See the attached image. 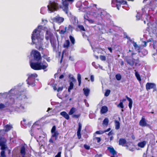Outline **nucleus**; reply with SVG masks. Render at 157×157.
<instances>
[{
  "instance_id": "nucleus-1",
  "label": "nucleus",
  "mask_w": 157,
  "mask_h": 157,
  "mask_svg": "<svg viewBox=\"0 0 157 157\" xmlns=\"http://www.w3.org/2000/svg\"><path fill=\"white\" fill-rule=\"evenodd\" d=\"M41 26L39 25L33 32L31 39L32 43L36 45V48L40 50L43 49L42 48L43 44L42 42L44 39V36L40 34Z\"/></svg>"
},
{
  "instance_id": "nucleus-2",
  "label": "nucleus",
  "mask_w": 157,
  "mask_h": 157,
  "mask_svg": "<svg viewBox=\"0 0 157 157\" xmlns=\"http://www.w3.org/2000/svg\"><path fill=\"white\" fill-rule=\"evenodd\" d=\"M30 66L31 68L35 70H44V71H47L46 70L48 67V64L45 61L42 62L41 61H35V62H31Z\"/></svg>"
},
{
  "instance_id": "nucleus-3",
  "label": "nucleus",
  "mask_w": 157,
  "mask_h": 157,
  "mask_svg": "<svg viewBox=\"0 0 157 157\" xmlns=\"http://www.w3.org/2000/svg\"><path fill=\"white\" fill-rule=\"evenodd\" d=\"M49 4L48 6V10L51 11V12H52L54 11L57 10L59 8H61V6H59V4L57 2V1H53L52 2L51 1H49Z\"/></svg>"
},
{
  "instance_id": "nucleus-4",
  "label": "nucleus",
  "mask_w": 157,
  "mask_h": 157,
  "mask_svg": "<svg viewBox=\"0 0 157 157\" xmlns=\"http://www.w3.org/2000/svg\"><path fill=\"white\" fill-rule=\"evenodd\" d=\"M127 3V1L124 0H112V6L113 7H117L118 10H119L121 5H124Z\"/></svg>"
},
{
  "instance_id": "nucleus-5",
  "label": "nucleus",
  "mask_w": 157,
  "mask_h": 157,
  "mask_svg": "<svg viewBox=\"0 0 157 157\" xmlns=\"http://www.w3.org/2000/svg\"><path fill=\"white\" fill-rule=\"evenodd\" d=\"M31 55L33 57L34 61H41L42 58L39 52L36 50H33L31 52Z\"/></svg>"
},
{
  "instance_id": "nucleus-6",
  "label": "nucleus",
  "mask_w": 157,
  "mask_h": 157,
  "mask_svg": "<svg viewBox=\"0 0 157 157\" xmlns=\"http://www.w3.org/2000/svg\"><path fill=\"white\" fill-rule=\"evenodd\" d=\"M74 0H62V4L63 6V10L67 14L68 13L69 3L68 2H72Z\"/></svg>"
},
{
  "instance_id": "nucleus-7",
  "label": "nucleus",
  "mask_w": 157,
  "mask_h": 157,
  "mask_svg": "<svg viewBox=\"0 0 157 157\" xmlns=\"http://www.w3.org/2000/svg\"><path fill=\"white\" fill-rule=\"evenodd\" d=\"M97 6L96 4L92 3L89 6H87L83 7L84 10H81L83 12H89L90 13H93L94 11L93 7H95L97 8Z\"/></svg>"
},
{
  "instance_id": "nucleus-8",
  "label": "nucleus",
  "mask_w": 157,
  "mask_h": 157,
  "mask_svg": "<svg viewBox=\"0 0 157 157\" xmlns=\"http://www.w3.org/2000/svg\"><path fill=\"white\" fill-rule=\"evenodd\" d=\"M56 127L55 125H54L51 130V133H52L51 137H55V140H56L58 137L59 133L58 131H56Z\"/></svg>"
},
{
  "instance_id": "nucleus-9",
  "label": "nucleus",
  "mask_w": 157,
  "mask_h": 157,
  "mask_svg": "<svg viewBox=\"0 0 157 157\" xmlns=\"http://www.w3.org/2000/svg\"><path fill=\"white\" fill-rule=\"evenodd\" d=\"M37 75L36 73L31 74L29 75L28 79L26 80V81L27 82L28 84H30L31 82H35V78L37 77Z\"/></svg>"
},
{
  "instance_id": "nucleus-10",
  "label": "nucleus",
  "mask_w": 157,
  "mask_h": 157,
  "mask_svg": "<svg viewBox=\"0 0 157 157\" xmlns=\"http://www.w3.org/2000/svg\"><path fill=\"white\" fill-rule=\"evenodd\" d=\"M139 125L142 127L147 126L149 128H151L150 125L147 124L146 119L144 117H142L141 120L140 121Z\"/></svg>"
},
{
  "instance_id": "nucleus-11",
  "label": "nucleus",
  "mask_w": 157,
  "mask_h": 157,
  "mask_svg": "<svg viewBox=\"0 0 157 157\" xmlns=\"http://www.w3.org/2000/svg\"><path fill=\"white\" fill-rule=\"evenodd\" d=\"M133 59V60H131L130 59H127L126 60V61L128 64L131 66H132L134 65V62H135V61H136L135 62L136 65L140 62L139 59V58H138L136 60L135 59Z\"/></svg>"
},
{
  "instance_id": "nucleus-12",
  "label": "nucleus",
  "mask_w": 157,
  "mask_h": 157,
  "mask_svg": "<svg viewBox=\"0 0 157 157\" xmlns=\"http://www.w3.org/2000/svg\"><path fill=\"white\" fill-rule=\"evenodd\" d=\"M53 20L54 22L60 24L64 21V18L63 17H56L53 18Z\"/></svg>"
},
{
  "instance_id": "nucleus-13",
  "label": "nucleus",
  "mask_w": 157,
  "mask_h": 157,
  "mask_svg": "<svg viewBox=\"0 0 157 157\" xmlns=\"http://www.w3.org/2000/svg\"><path fill=\"white\" fill-rule=\"evenodd\" d=\"M156 88V85L154 83L147 82L146 85V88L147 90Z\"/></svg>"
},
{
  "instance_id": "nucleus-14",
  "label": "nucleus",
  "mask_w": 157,
  "mask_h": 157,
  "mask_svg": "<svg viewBox=\"0 0 157 157\" xmlns=\"http://www.w3.org/2000/svg\"><path fill=\"white\" fill-rule=\"evenodd\" d=\"M4 131L6 132H7L13 128L12 125L10 124H7L4 127Z\"/></svg>"
},
{
  "instance_id": "nucleus-15",
  "label": "nucleus",
  "mask_w": 157,
  "mask_h": 157,
  "mask_svg": "<svg viewBox=\"0 0 157 157\" xmlns=\"http://www.w3.org/2000/svg\"><path fill=\"white\" fill-rule=\"evenodd\" d=\"M107 149L109 150L110 153L112 155H117V152L113 147H108Z\"/></svg>"
},
{
  "instance_id": "nucleus-16",
  "label": "nucleus",
  "mask_w": 157,
  "mask_h": 157,
  "mask_svg": "<svg viewBox=\"0 0 157 157\" xmlns=\"http://www.w3.org/2000/svg\"><path fill=\"white\" fill-rule=\"evenodd\" d=\"M52 36V34L51 33L50 31L47 30L46 32L45 39L47 40H49L50 39Z\"/></svg>"
},
{
  "instance_id": "nucleus-17",
  "label": "nucleus",
  "mask_w": 157,
  "mask_h": 157,
  "mask_svg": "<svg viewBox=\"0 0 157 157\" xmlns=\"http://www.w3.org/2000/svg\"><path fill=\"white\" fill-rule=\"evenodd\" d=\"M108 111V108L106 106H103L101 107L100 110V113L101 114L106 113Z\"/></svg>"
},
{
  "instance_id": "nucleus-18",
  "label": "nucleus",
  "mask_w": 157,
  "mask_h": 157,
  "mask_svg": "<svg viewBox=\"0 0 157 157\" xmlns=\"http://www.w3.org/2000/svg\"><path fill=\"white\" fill-rule=\"evenodd\" d=\"M60 114L67 120H68L69 119L70 117L69 115L66 112H62Z\"/></svg>"
},
{
  "instance_id": "nucleus-19",
  "label": "nucleus",
  "mask_w": 157,
  "mask_h": 157,
  "mask_svg": "<svg viewBox=\"0 0 157 157\" xmlns=\"http://www.w3.org/2000/svg\"><path fill=\"white\" fill-rule=\"evenodd\" d=\"M126 143V141L125 139L120 138L119 140V144L123 146Z\"/></svg>"
},
{
  "instance_id": "nucleus-20",
  "label": "nucleus",
  "mask_w": 157,
  "mask_h": 157,
  "mask_svg": "<svg viewBox=\"0 0 157 157\" xmlns=\"http://www.w3.org/2000/svg\"><path fill=\"white\" fill-rule=\"evenodd\" d=\"M147 144V142L145 141H143L138 143L137 145L139 147L143 148Z\"/></svg>"
},
{
  "instance_id": "nucleus-21",
  "label": "nucleus",
  "mask_w": 157,
  "mask_h": 157,
  "mask_svg": "<svg viewBox=\"0 0 157 157\" xmlns=\"http://www.w3.org/2000/svg\"><path fill=\"white\" fill-rule=\"evenodd\" d=\"M125 97L127 100L129 101L128 104V107L130 109H131L132 107V101L131 98H129L127 95L125 96Z\"/></svg>"
},
{
  "instance_id": "nucleus-22",
  "label": "nucleus",
  "mask_w": 157,
  "mask_h": 157,
  "mask_svg": "<svg viewBox=\"0 0 157 157\" xmlns=\"http://www.w3.org/2000/svg\"><path fill=\"white\" fill-rule=\"evenodd\" d=\"M70 45V42L68 40H65L63 45V47L64 48H68Z\"/></svg>"
},
{
  "instance_id": "nucleus-23",
  "label": "nucleus",
  "mask_w": 157,
  "mask_h": 157,
  "mask_svg": "<svg viewBox=\"0 0 157 157\" xmlns=\"http://www.w3.org/2000/svg\"><path fill=\"white\" fill-rule=\"evenodd\" d=\"M84 19L87 21H88L90 23L93 24L94 23V21L92 19H89V17L87 16V15H84Z\"/></svg>"
},
{
  "instance_id": "nucleus-24",
  "label": "nucleus",
  "mask_w": 157,
  "mask_h": 157,
  "mask_svg": "<svg viewBox=\"0 0 157 157\" xmlns=\"http://www.w3.org/2000/svg\"><path fill=\"white\" fill-rule=\"evenodd\" d=\"M115 128L116 130L119 129L120 128V123L117 120H115Z\"/></svg>"
},
{
  "instance_id": "nucleus-25",
  "label": "nucleus",
  "mask_w": 157,
  "mask_h": 157,
  "mask_svg": "<svg viewBox=\"0 0 157 157\" xmlns=\"http://www.w3.org/2000/svg\"><path fill=\"white\" fill-rule=\"evenodd\" d=\"M21 153L22 155H25L26 154L25 148L24 146L21 147Z\"/></svg>"
},
{
  "instance_id": "nucleus-26",
  "label": "nucleus",
  "mask_w": 157,
  "mask_h": 157,
  "mask_svg": "<svg viewBox=\"0 0 157 157\" xmlns=\"http://www.w3.org/2000/svg\"><path fill=\"white\" fill-rule=\"evenodd\" d=\"M84 94L86 96H88L90 93V90L88 89L84 88L83 89Z\"/></svg>"
},
{
  "instance_id": "nucleus-27",
  "label": "nucleus",
  "mask_w": 157,
  "mask_h": 157,
  "mask_svg": "<svg viewBox=\"0 0 157 157\" xmlns=\"http://www.w3.org/2000/svg\"><path fill=\"white\" fill-rule=\"evenodd\" d=\"M76 110V109L75 107H72L69 112V114L70 115H72Z\"/></svg>"
},
{
  "instance_id": "nucleus-28",
  "label": "nucleus",
  "mask_w": 157,
  "mask_h": 157,
  "mask_svg": "<svg viewBox=\"0 0 157 157\" xmlns=\"http://www.w3.org/2000/svg\"><path fill=\"white\" fill-rule=\"evenodd\" d=\"M74 87V84L72 82H71L70 83V86L68 87V91L70 92L71 90Z\"/></svg>"
},
{
  "instance_id": "nucleus-29",
  "label": "nucleus",
  "mask_w": 157,
  "mask_h": 157,
  "mask_svg": "<svg viewBox=\"0 0 157 157\" xmlns=\"http://www.w3.org/2000/svg\"><path fill=\"white\" fill-rule=\"evenodd\" d=\"M109 122V121L108 118H105L103 121V125H105L107 126L108 125Z\"/></svg>"
},
{
  "instance_id": "nucleus-30",
  "label": "nucleus",
  "mask_w": 157,
  "mask_h": 157,
  "mask_svg": "<svg viewBox=\"0 0 157 157\" xmlns=\"http://www.w3.org/2000/svg\"><path fill=\"white\" fill-rule=\"evenodd\" d=\"M133 46L135 47L136 49H137V50L138 51V52H140V48L139 46H138V45L137 44L136 42H134L133 43Z\"/></svg>"
},
{
  "instance_id": "nucleus-31",
  "label": "nucleus",
  "mask_w": 157,
  "mask_h": 157,
  "mask_svg": "<svg viewBox=\"0 0 157 157\" xmlns=\"http://www.w3.org/2000/svg\"><path fill=\"white\" fill-rule=\"evenodd\" d=\"M73 26L71 25H69L67 27V33H68V31H70L71 32H72L73 30Z\"/></svg>"
},
{
  "instance_id": "nucleus-32",
  "label": "nucleus",
  "mask_w": 157,
  "mask_h": 157,
  "mask_svg": "<svg viewBox=\"0 0 157 157\" xmlns=\"http://www.w3.org/2000/svg\"><path fill=\"white\" fill-rule=\"evenodd\" d=\"M69 38H70V40L71 42V44L73 45H74L75 43V39L72 36L70 35L69 36Z\"/></svg>"
},
{
  "instance_id": "nucleus-33",
  "label": "nucleus",
  "mask_w": 157,
  "mask_h": 157,
  "mask_svg": "<svg viewBox=\"0 0 157 157\" xmlns=\"http://www.w3.org/2000/svg\"><path fill=\"white\" fill-rule=\"evenodd\" d=\"M67 27H65L64 28V30H61L59 31V33L61 35H63L65 34V33L67 32Z\"/></svg>"
},
{
  "instance_id": "nucleus-34",
  "label": "nucleus",
  "mask_w": 157,
  "mask_h": 157,
  "mask_svg": "<svg viewBox=\"0 0 157 157\" xmlns=\"http://www.w3.org/2000/svg\"><path fill=\"white\" fill-rule=\"evenodd\" d=\"M77 79L78 82V86H80L81 84V76L79 74H78Z\"/></svg>"
},
{
  "instance_id": "nucleus-35",
  "label": "nucleus",
  "mask_w": 157,
  "mask_h": 157,
  "mask_svg": "<svg viewBox=\"0 0 157 157\" xmlns=\"http://www.w3.org/2000/svg\"><path fill=\"white\" fill-rule=\"evenodd\" d=\"M116 79L117 80H120L121 78V75L120 74H117L115 76Z\"/></svg>"
},
{
  "instance_id": "nucleus-36",
  "label": "nucleus",
  "mask_w": 157,
  "mask_h": 157,
  "mask_svg": "<svg viewBox=\"0 0 157 157\" xmlns=\"http://www.w3.org/2000/svg\"><path fill=\"white\" fill-rule=\"evenodd\" d=\"M135 75L138 80L139 81H141L140 76V75L138 73L136 72L135 73Z\"/></svg>"
},
{
  "instance_id": "nucleus-37",
  "label": "nucleus",
  "mask_w": 157,
  "mask_h": 157,
  "mask_svg": "<svg viewBox=\"0 0 157 157\" xmlns=\"http://www.w3.org/2000/svg\"><path fill=\"white\" fill-rule=\"evenodd\" d=\"M110 93V90H106V91L105 94V96L106 97L108 96Z\"/></svg>"
},
{
  "instance_id": "nucleus-38",
  "label": "nucleus",
  "mask_w": 157,
  "mask_h": 157,
  "mask_svg": "<svg viewBox=\"0 0 157 157\" xmlns=\"http://www.w3.org/2000/svg\"><path fill=\"white\" fill-rule=\"evenodd\" d=\"M99 57L100 59L102 61H105L106 60V58L105 56L101 55Z\"/></svg>"
},
{
  "instance_id": "nucleus-39",
  "label": "nucleus",
  "mask_w": 157,
  "mask_h": 157,
  "mask_svg": "<svg viewBox=\"0 0 157 157\" xmlns=\"http://www.w3.org/2000/svg\"><path fill=\"white\" fill-rule=\"evenodd\" d=\"M65 50H63L62 52L61 59L60 61V63H62V60L64 54V52H65Z\"/></svg>"
},
{
  "instance_id": "nucleus-40",
  "label": "nucleus",
  "mask_w": 157,
  "mask_h": 157,
  "mask_svg": "<svg viewBox=\"0 0 157 157\" xmlns=\"http://www.w3.org/2000/svg\"><path fill=\"white\" fill-rule=\"evenodd\" d=\"M78 27L80 29V30L83 31H85V29L84 26L82 25H78Z\"/></svg>"
},
{
  "instance_id": "nucleus-41",
  "label": "nucleus",
  "mask_w": 157,
  "mask_h": 157,
  "mask_svg": "<svg viewBox=\"0 0 157 157\" xmlns=\"http://www.w3.org/2000/svg\"><path fill=\"white\" fill-rule=\"evenodd\" d=\"M78 127L77 131L81 132L82 125L80 123H79L78 124Z\"/></svg>"
},
{
  "instance_id": "nucleus-42",
  "label": "nucleus",
  "mask_w": 157,
  "mask_h": 157,
  "mask_svg": "<svg viewBox=\"0 0 157 157\" xmlns=\"http://www.w3.org/2000/svg\"><path fill=\"white\" fill-rule=\"evenodd\" d=\"M63 86L58 87L57 89V91L58 92H61L63 89Z\"/></svg>"
},
{
  "instance_id": "nucleus-43",
  "label": "nucleus",
  "mask_w": 157,
  "mask_h": 157,
  "mask_svg": "<svg viewBox=\"0 0 157 157\" xmlns=\"http://www.w3.org/2000/svg\"><path fill=\"white\" fill-rule=\"evenodd\" d=\"M1 155L2 157H6V155L4 151H2L1 152Z\"/></svg>"
},
{
  "instance_id": "nucleus-44",
  "label": "nucleus",
  "mask_w": 157,
  "mask_h": 157,
  "mask_svg": "<svg viewBox=\"0 0 157 157\" xmlns=\"http://www.w3.org/2000/svg\"><path fill=\"white\" fill-rule=\"evenodd\" d=\"M77 136L78 138L79 139H80L81 138V132L77 131Z\"/></svg>"
},
{
  "instance_id": "nucleus-45",
  "label": "nucleus",
  "mask_w": 157,
  "mask_h": 157,
  "mask_svg": "<svg viewBox=\"0 0 157 157\" xmlns=\"http://www.w3.org/2000/svg\"><path fill=\"white\" fill-rule=\"evenodd\" d=\"M81 116L80 114H74L72 116V117L74 118H78L79 117Z\"/></svg>"
},
{
  "instance_id": "nucleus-46",
  "label": "nucleus",
  "mask_w": 157,
  "mask_h": 157,
  "mask_svg": "<svg viewBox=\"0 0 157 157\" xmlns=\"http://www.w3.org/2000/svg\"><path fill=\"white\" fill-rule=\"evenodd\" d=\"M117 106L118 107H120L121 108L123 109L124 107V106L123 105V103L122 102H120V103Z\"/></svg>"
},
{
  "instance_id": "nucleus-47",
  "label": "nucleus",
  "mask_w": 157,
  "mask_h": 157,
  "mask_svg": "<svg viewBox=\"0 0 157 157\" xmlns=\"http://www.w3.org/2000/svg\"><path fill=\"white\" fill-rule=\"evenodd\" d=\"M94 139H96L97 140L98 143H100L101 140V138L99 137H95Z\"/></svg>"
},
{
  "instance_id": "nucleus-48",
  "label": "nucleus",
  "mask_w": 157,
  "mask_h": 157,
  "mask_svg": "<svg viewBox=\"0 0 157 157\" xmlns=\"http://www.w3.org/2000/svg\"><path fill=\"white\" fill-rule=\"evenodd\" d=\"M84 147L85 148V149L86 150H89L90 149V146L89 145H87L86 144H85L84 145Z\"/></svg>"
},
{
  "instance_id": "nucleus-49",
  "label": "nucleus",
  "mask_w": 157,
  "mask_h": 157,
  "mask_svg": "<svg viewBox=\"0 0 157 157\" xmlns=\"http://www.w3.org/2000/svg\"><path fill=\"white\" fill-rule=\"evenodd\" d=\"M1 146V149L2 150V151H4V150H5V149L6 147L5 144H4Z\"/></svg>"
},
{
  "instance_id": "nucleus-50",
  "label": "nucleus",
  "mask_w": 157,
  "mask_h": 157,
  "mask_svg": "<svg viewBox=\"0 0 157 157\" xmlns=\"http://www.w3.org/2000/svg\"><path fill=\"white\" fill-rule=\"evenodd\" d=\"M5 107V105L4 104L0 103V109H3Z\"/></svg>"
},
{
  "instance_id": "nucleus-51",
  "label": "nucleus",
  "mask_w": 157,
  "mask_h": 157,
  "mask_svg": "<svg viewBox=\"0 0 157 157\" xmlns=\"http://www.w3.org/2000/svg\"><path fill=\"white\" fill-rule=\"evenodd\" d=\"M6 142L2 141L0 140V146L3 145L4 144H5Z\"/></svg>"
},
{
  "instance_id": "nucleus-52",
  "label": "nucleus",
  "mask_w": 157,
  "mask_h": 157,
  "mask_svg": "<svg viewBox=\"0 0 157 157\" xmlns=\"http://www.w3.org/2000/svg\"><path fill=\"white\" fill-rule=\"evenodd\" d=\"M90 80L92 82H93L94 81V77L93 75H91L90 76Z\"/></svg>"
},
{
  "instance_id": "nucleus-53",
  "label": "nucleus",
  "mask_w": 157,
  "mask_h": 157,
  "mask_svg": "<svg viewBox=\"0 0 157 157\" xmlns=\"http://www.w3.org/2000/svg\"><path fill=\"white\" fill-rule=\"evenodd\" d=\"M61 156V152H59L56 155L55 157H60Z\"/></svg>"
},
{
  "instance_id": "nucleus-54",
  "label": "nucleus",
  "mask_w": 157,
  "mask_h": 157,
  "mask_svg": "<svg viewBox=\"0 0 157 157\" xmlns=\"http://www.w3.org/2000/svg\"><path fill=\"white\" fill-rule=\"evenodd\" d=\"M69 59L71 61H73L74 60V57L72 56H70L69 57Z\"/></svg>"
},
{
  "instance_id": "nucleus-55",
  "label": "nucleus",
  "mask_w": 157,
  "mask_h": 157,
  "mask_svg": "<svg viewBox=\"0 0 157 157\" xmlns=\"http://www.w3.org/2000/svg\"><path fill=\"white\" fill-rule=\"evenodd\" d=\"M49 142L51 143H54V142L52 138L50 139L49 140Z\"/></svg>"
},
{
  "instance_id": "nucleus-56",
  "label": "nucleus",
  "mask_w": 157,
  "mask_h": 157,
  "mask_svg": "<svg viewBox=\"0 0 157 157\" xmlns=\"http://www.w3.org/2000/svg\"><path fill=\"white\" fill-rule=\"evenodd\" d=\"M108 49L111 53L112 52V49L111 47H108Z\"/></svg>"
},
{
  "instance_id": "nucleus-57",
  "label": "nucleus",
  "mask_w": 157,
  "mask_h": 157,
  "mask_svg": "<svg viewBox=\"0 0 157 157\" xmlns=\"http://www.w3.org/2000/svg\"><path fill=\"white\" fill-rule=\"evenodd\" d=\"M53 89L54 90H57V88L55 85H54V86H53Z\"/></svg>"
},
{
  "instance_id": "nucleus-58",
  "label": "nucleus",
  "mask_w": 157,
  "mask_h": 157,
  "mask_svg": "<svg viewBox=\"0 0 157 157\" xmlns=\"http://www.w3.org/2000/svg\"><path fill=\"white\" fill-rule=\"evenodd\" d=\"M144 44L143 45V47H146L147 45V42L146 41H144Z\"/></svg>"
},
{
  "instance_id": "nucleus-59",
  "label": "nucleus",
  "mask_w": 157,
  "mask_h": 157,
  "mask_svg": "<svg viewBox=\"0 0 157 157\" xmlns=\"http://www.w3.org/2000/svg\"><path fill=\"white\" fill-rule=\"evenodd\" d=\"M126 101V99L125 98H123L122 100H120L121 102H122V103H123V102H124L125 101Z\"/></svg>"
},
{
  "instance_id": "nucleus-60",
  "label": "nucleus",
  "mask_w": 157,
  "mask_h": 157,
  "mask_svg": "<svg viewBox=\"0 0 157 157\" xmlns=\"http://www.w3.org/2000/svg\"><path fill=\"white\" fill-rule=\"evenodd\" d=\"M110 130V128H109L107 129L106 130H105L104 132H106L109 131Z\"/></svg>"
},
{
  "instance_id": "nucleus-61",
  "label": "nucleus",
  "mask_w": 157,
  "mask_h": 157,
  "mask_svg": "<svg viewBox=\"0 0 157 157\" xmlns=\"http://www.w3.org/2000/svg\"><path fill=\"white\" fill-rule=\"evenodd\" d=\"M64 78V75H60L59 77V78L62 79Z\"/></svg>"
},
{
  "instance_id": "nucleus-62",
  "label": "nucleus",
  "mask_w": 157,
  "mask_h": 157,
  "mask_svg": "<svg viewBox=\"0 0 157 157\" xmlns=\"http://www.w3.org/2000/svg\"><path fill=\"white\" fill-rule=\"evenodd\" d=\"M47 61L48 62H49L50 61V59L49 57H48V58H46Z\"/></svg>"
},
{
  "instance_id": "nucleus-63",
  "label": "nucleus",
  "mask_w": 157,
  "mask_h": 157,
  "mask_svg": "<svg viewBox=\"0 0 157 157\" xmlns=\"http://www.w3.org/2000/svg\"><path fill=\"white\" fill-rule=\"evenodd\" d=\"M121 66H123L124 64V62L123 61H122L121 63Z\"/></svg>"
},
{
  "instance_id": "nucleus-64",
  "label": "nucleus",
  "mask_w": 157,
  "mask_h": 157,
  "mask_svg": "<svg viewBox=\"0 0 157 157\" xmlns=\"http://www.w3.org/2000/svg\"><path fill=\"white\" fill-rule=\"evenodd\" d=\"M143 157H147V154L145 153H144L143 155Z\"/></svg>"
}]
</instances>
